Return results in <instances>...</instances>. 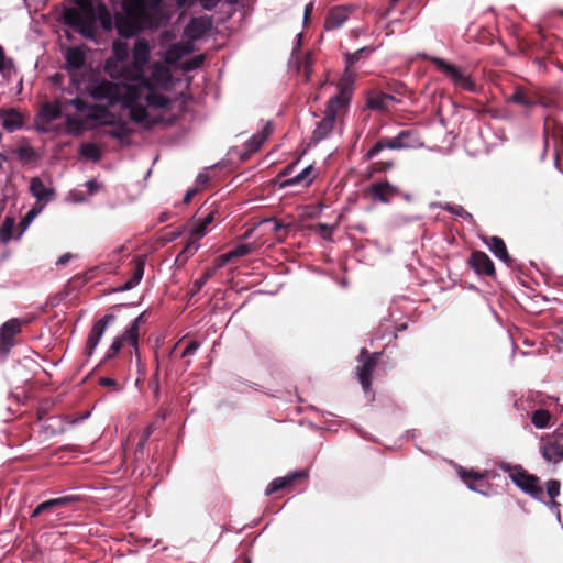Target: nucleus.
I'll use <instances>...</instances> for the list:
<instances>
[{"instance_id":"obj_61","label":"nucleus","mask_w":563,"mask_h":563,"mask_svg":"<svg viewBox=\"0 0 563 563\" xmlns=\"http://www.w3.org/2000/svg\"><path fill=\"white\" fill-rule=\"evenodd\" d=\"M42 508L44 509V511L53 509L54 507L51 504V499L42 503Z\"/></svg>"},{"instance_id":"obj_13","label":"nucleus","mask_w":563,"mask_h":563,"mask_svg":"<svg viewBox=\"0 0 563 563\" xmlns=\"http://www.w3.org/2000/svg\"><path fill=\"white\" fill-rule=\"evenodd\" d=\"M378 354H368L365 349L361 350L360 362L362 365L357 367V376L364 391L371 389V375L376 366Z\"/></svg>"},{"instance_id":"obj_25","label":"nucleus","mask_w":563,"mask_h":563,"mask_svg":"<svg viewBox=\"0 0 563 563\" xmlns=\"http://www.w3.org/2000/svg\"><path fill=\"white\" fill-rule=\"evenodd\" d=\"M486 245L490 252L505 264L509 265L510 257L507 252V247L503 239L498 236H492L486 241Z\"/></svg>"},{"instance_id":"obj_40","label":"nucleus","mask_w":563,"mask_h":563,"mask_svg":"<svg viewBox=\"0 0 563 563\" xmlns=\"http://www.w3.org/2000/svg\"><path fill=\"white\" fill-rule=\"evenodd\" d=\"M364 52H372V49L363 47V48L355 51L354 53H346L345 54V67L351 69V67L361 58V56Z\"/></svg>"},{"instance_id":"obj_29","label":"nucleus","mask_w":563,"mask_h":563,"mask_svg":"<svg viewBox=\"0 0 563 563\" xmlns=\"http://www.w3.org/2000/svg\"><path fill=\"white\" fill-rule=\"evenodd\" d=\"M305 475L303 473H292L288 476L275 478L266 488L265 494L272 495L273 493L286 487L292 483L297 477Z\"/></svg>"},{"instance_id":"obj_63","label":"nucleus","mask_w":563,"mask_h":563,"mask_svg":"<svg viewBox=\"0 0 563 563\" xmlns=\"http://www.w3.org/2000/svg\"><path fill=\"white\" fill-rule=\"evenodd\" d=\"M202 177H203L202 175H199V176H198V179H199L200 181H203V178H202Z\"/></svg>"},{"instance_id":"obj_50","label":"nucleus","mask_w":563,"mask_h":563,"mask_svg":"<svg viewBox=\"0 0 563 563\" xmlns=\"http://www.w3.org/2000/svg\"><path fill=\"white\" fill-rule=\"evenodd\" d=\"M264 224L268 225L269 229L276 233L284 229V225L275 220H266Z\"/></svg>"},{"instance_id":"obj_39","label":"nucleus","mask_w":563,"mask_h":563,"mask_svg":"<svg viewBox=\"0 0 563 563\" xmlns=\"http://www.w3.org/2000/svg\"><path fill=\"white\" fill-rule=\"evenodd\" d=\"M42 207L32 208L21 220L20 225L22 227V231L26 230L29 225L33 222V220L41 213Z\"/></svg>"},{"instance_id":"obj_49","label":"nucleus","mask_w":563,"mask_h":563,"mask_svg":"<svg viewBox=\"0 0 563 563\" xmlns=\"http://www.w3.org/2000/svg\"><path fill=\"white\" fill-rule=\"evenodd\" d=\"M552 512L555 514L558 521H561V512L559 510L560 504L555 501V499H551L550 503L547 504Z\"/></svg>"},{"instance_id":"obj_6","label":"nucleus","mask_w":563,"mask_h":563,"mask_svg":"<svg viewBox=\"0 0 563 563\" xmlns=\"http://www.w3.org/2000/svg\"><path fill=\"white\" fill-rule=\"evenodd\" d=\"M67 24L76 27L86 37H92L95 31V13L92 8L84 7L78 10L68 9L64 14Z\"/></svg>"},{"instance_id":"obj_30","label":"nucleus","mask_w":563,"mask_h":563,"mask_svg":"<svg viewBox=\"0 0 563 563\" xmlns=\"http://www.w3.org/2000/svg\"><path fill=\"white\" fill-rule=\"evenodd\" d=\"M30 190H31L32 195L40 201L47 200L49 198V196L53 195V191L51 189H48L44 185V183L37 177H35L31 180Z\"/></svg>"},{"instance_id":"obj_32","label":"nucleus","mask_w":563,"mask_h":563,"mask_svg":"<svg viewBox=\"0 0 563 563\" xmlns=\"http://www.w3.org/2000/svg\"><path fill=\"white\" fill-rule=\"evenodd\" d=\"M313 168L311 165L305 167L299 174H297L295 177L287 179L283 186H294L302 184L305 186L312 183L313 177L311 176Z\"/></svg>"},{"instance_id":"obj_52","label":"nucleus","mask_w":563,"mask_h":563,"mask_svg":"<svg viewBox=\"0 0 563 563\" xmlns=\"http://www.w3.org/2000/svg\"><path fill=\"white\" fill-rule=\"evenodd\" d=\"M199 1H200V4L207 10L213 9L220 2V0H199Z\"/></svg>"},{"instance_id":"obj_64","label":"nucleus","mask_w":563,"mask_h":563,"mask_svg":"<svg viewBox=\"0 0 563 563\" xmlns=\"http://www.w3.org/2000/svg\"><path fill=\"white\" fill-rule=\"evenodd\" d=\"M202 177H203L202 175H199V176H198V179H199L200 181H203V178H202Z\"/></svg>"},{"instance_id":"obj_3","label":"nucleus","mask_w":563,"mask_h":563,"mask_svg":"<svg viewBox=\"0 0 563 563\" xmlns=\"http://www.w3.org/2000/svg\"><path fill=\"white\" fill-rule=\"evenodd\" d=\"M165 0H131L124 8V14L119 15L115 26L121 36L130 37L144 29L157 27L170 16ZM177 8L185 7L189 0H174Z\"/></svg>"},{"instance_id":"obj_7","label":"nucleus","mask_w":563,"mask_h":563,"mask_svg":"<svg viewBox=\"0 0 563 563\" xmlns=\"http://www.w3.org/2000/svg\"><path fill=\"white\" fill-rule=\"evenodd\" d=\"M144 320V313L139 314L125 330V332L113 339L109 350L106 353V358L114 357L121 350L124 343L131 345L137 352L140 324Z\"/></svg>"},{"instance_id":"obj_57","label":"nucleus","mask_w":563,"mask_h":563,"mask_svg":"<svg viewBox=\"0 0 563 563\" xmlns=\"http://www.w3.org/2000/svg\"><path fill=\"white\" fill-rule=\"evenodd\" d=\"M42 512H44V509L42 508V503L33 510L31 517L35 518L40 516Z\"/></svg>"},{"instance_id":"obj_47","label":"nucleus","mask_w":563,"mask_h":563,"mask_svg":"<svg viewBox=\"0 0 563 563\" xmlns=\"http://www.w3.org/2000/svg\"><path fill=\"white\" fill-rule=\"evenodd\" d=\"M115 320V316L112 313H108L103 316L97 323L101 325L104 330Z\"/></svg>"},{"instance_id":"obj_9","label":"nucleus","mask_w":563,"mask_h":563,"mask_svg":"<svg viewBox=\"0 0 563 563\" xmlns=\"http://www.w3.org/2000/svg\"><path fill=\"white\" fill-rule=\"evenodd\" d=\"M29 320H21L18 318H12L5 321L0 327V356L7 357L10 353L11 349L15 345V335H18L23 325H26Z\"/></svg>"},{"instance_id":"obj_36","label":"nucleus","mask_w":563,"mask_h":563,"mask_svg":"<svg viewBox=\"0 0 563 563\" xmlns=\"http://www.w3.org/2000/svg\"><path fill=\"white\" fill-rule=\"evenodd\" d=\"M13 67V60L5 55L3 47L0 45V73L4 77L10 76Z\"/></svg>"},{"instance_id":"obj_20","label":"nucleus","mask_w":563,"mask_h":563,"mask_svg":"<svg viewBox=\"0 0 563 563\" xmlns=\"http://www.w3.org/2000/svg\"><path fill=\"white\" fill-rule=\"evenodd\" d=\"M203 238V232L198 231L194 234L189 233V236L180 251V253L176 257L177 265H184L188 258H190L199 249V241Z\"/></svg>"},{"instance_id":"obj_62","label":"nucleus","mask_w":563,"mask_h":563,"mask_svg":"<svg viewBox=\"0 0 563 563\" xmlns=\"http://www.w3.org/2000/svg\"><path fill=\"white\" fill-rule=\"evenodd\" d=\"M292 167L291 166H288L285 168L284 170V175H288L289 174V170L291 169Z\"/></svg>"},{"instance_id":"obj_33","label":"nucleus","mask_w":563,"mask_h":563,"mask_svg":"<svg viewBox=\"0 0 563 563\" xmlns=\"http://www.w3.org/2000/svg\"><path fill=\"white\" fill-rule=\"evenodd\" d=\"M95 13V21L99 20L101 26L106 31H110L112 29V15L107 9V7L102 3L98 4L96 10H93Z\"/></svg>"},{"instance_id":"obj_54","label":"nucleus","mask_w":563,"mask_h":563,"mask_svg":"<svg viewBox=\"0 0 563 563\" xmlns=\"http://www.w3.org/2000/svg\"><path fill=\"white\" fill-rule=\"evenodd\" d=\"M100 384L102 386H114L115 385V380L110 378V377H102L100 378Z\"/></svg>"},{"instance_id":"obj_42","label":"nucleus","mask_w":563,"mask_h":563,"mask_svg":"<svg viewBox=\"0 0 563 563\" xmlns=\"http://www.w3.org/2000/svg\"><path fill=\"white\" fill-rule=\"evenodd\" d=\"M560 482L556 479H550L547 482V494L551 499H555L560 495Z\"/></svg>"},{"instance_id":"obj_19","label":"nucleus","mask_w":563,"mask_h":563,"mask_svg":"<svg viewBox=\"0 0 563 563\" xmlns=\"http://www.w3.org/2000/svg\"><path fill=\"white\" fill-rule=\"evenodd\" d=\"M194 51V44L191 41L186 40L172 45L164 54L165 62L167 64H175L181 57L189 55Z\"/></svg>"},{"instance_id":"obj_26","label":"nucleus","mask_w":563,"mask_h":563,"mask_svg":"<svg viewBox=\"0 0 563 563\" xmlns=\"http://www.w3.org/2000/svg\"><path fill=\"white\" fill-rule=\"evenodd\" d=\"M64 56L68 69L77 70L85 63V54L79 47L67 48Z\"/></svg>"},{"instance_id":"obj_38","label":"nucleus","mask_w":563,"mask_h":563,"mask_svg":"<svg viewBox=\"0 0 563 563\" xmlns=\"http://www.w3.org/2000/svg\"><path fill=\"white\" fill-rule=\"evenodd\" d=\"M510 101L520 104L525 108H530L533 104V101L521 89H517L512 93V96L510 97Z\"/></svg>"},{"instance_id":"obj_41","label":"nucleus","mask_w":563,"mask_h":563,"mask_svg":"<svg viewBox=\"0 0 563 563\" xmlns=\"http://www.w3.org/2000/svg\"><path fill=\"white\" fill-rule=\"evenodd\" d=\"M78 499L79 498L77 496H74V495L63 496V497L51 499V504H52V506L54 508L55 507H66V506H68L70 504L76 503Z\"/></svg>"},{"instance_id":"obj_31","label":"nucleus","mask_w":563,"mask_h":563,"mask_svg":"<svg viewBox=\"0 0 563 563\" xmlns=\"http://www.w3.org/2000/svg\"><path fill=\"white\" fill-rule=\"evenodd\" d=\"M216 213V210H211L203 217L197 219L190 229V233L195 235L196 232L202 231L205 236L209 232L208 227L214 221Z\"/></svg>"},{"instance_id":"obj_24","label":"nucleus","mask_w":563,"mask_h":563,"mask_svg":"<svg viewBox=\"0 0 563 563\" xmlns=\"http://www.w3.org/2000/svg\"><path fill=\"white\" fill-rule=\"evenodd\" d=\"M145 267V260L139 256L134 261L132 276L120 287V290L126 291L134 288L143 278Z\"/></svg>"},{"instance_id":"obj_5","label":"nucleus","mask_w":563,"mask_h":563,"mask_svg":"<svg viewBox=\"0 0 563 563\" xmlns=\"http://www.w3.org/2000/svg\"><path fill=\"white\" fill-rule=\"evenodd\" d=\"M431 62L455 87L471 92L476 91V84L472 77L461 68L439 57H432Z\"/></svg>"},{"instance_id":"obj_56","label":"nucleus","mask_w":563,"mask_h":563,"mask_svg":"<svg viewBox=\"0 0 563 563\" xmlns=\"http://www.w3.org/2000/svg\"><path fill=\"white\" fill-rule=\"evenodd\" d=\"M42 512H44V509L42 508V503L33 510L31 517L35 518L40 516Z\"/></svg>"},{"instance_id":"obj_1","label":"nucleus","mask_w":563,"mask_h":563,"mask_svg":"<svg viewBox=\"0 0 563 563\" xmlns=\"http://www.w3.org/2000/svg\"><path fill=\"white\" fill-rule=\"evenodd\" d=\"M150 58V46L144 40H137L133 48L132 65L118 74L124 82L100 81L91 89L95 100L109 104L120 103L129 110L131 120L144 129H150L163 121V115L170 100L163 93L172 82L167 66L154 63L146 75L145 66ZM111 76L117 74L107 63Z\"/></svg>"},{"instance_id":"obj_11","label":"nucleus","mask_w":563,"mask_h":563,"mask_svg":"<svg viewBox=\"0 0 563 563\" xmlns=\"http://www.w3.org/2000/svg\"><path fill=\"white\" fill-rule=\"evenodd\" d=\"M355 82V74L350 68H344V71L336 84L339 93L332 97L329 101L332 104H339L343 108H347L352 93H353V85Z\"/></svg>"},{"instance_id":"obj_23","label":"nucleus","mask_w":563,"mask_h":563,"mask_svg":"<svg viewBox=\"0 0 563 563\" xmlns=\"http://www.w3.org/2000/svg\"><path fill=\"white\" fill-rule=\"evenodd\" d=\"M272 124L271 122H265L262 130L254 135H252L246 142L245 147L249 152H256L264 142L268 139V136L272 134Z\"/></svg>"},{"instance_id":"obj_44","label":"nucleus","mask_w":563,"mask_h":563,"mask_svg":"<svg viewBox=\"0 0 563 563\" xmlns=\"http://www.w3.org/2000/svg\"><path fill=\"white\" fill-rule=\"evenodd\" d=\"M13 227H14V221L10 218H7L3 223L2 231H1V238L3 241H9L12 238L11 231H12Z\"/></svg>"},{"instance_id":"obj_14","label":"nucleus","mask_w":563,"mask_h":563,"mask_svg":"<svg viewBox=\"0 0 563 563\" xmlns=\"http://www.w3.org/2000/svg\"><path fill=\"white\" fill-rule=\"evenodd\" d=\"M62 114L59 102H46L42 106L36 119L37 129L43 132L52 131V122Z\"/></svg>"},{"instance_id":"obj_18","label":"nucleus","mask_w":563,"mask_h":563,"mask_svg":"<svg viewBox=\"0 0 563 563\" xmlns=\"http://www.w3.org/2000/svg\"><path fill=\"white\" fill-rule=\"evenodd\" d=\"M470 264L472 268L478 274L490 276L495 273V267L492 260L484 252H473L470 258Z\"/></svg>"},{"instance_id":"obj_8","label":"nucleus","mask_w":563,"mask_h":563,"mask_svg":"<svg viewBox=\"0 0 563 563\" xmlns=\"http://www.w3.org/2000/svg\"><path fill=\"white\" fill-rule=\"evenodd\" d=\"M506 472H508L512 482L520 487L523 492L531 495L533 498L541 499L543 490L539 485L538 477L528 474L520 466H506L503 467Z\"/></svg>"},{"instance_id":"obj_46","label":"nucleus","mask_w":563,"mask_h":563,"mask_svg":"<svg viewBox=\"0 0 563 563\" xmlns=\"http://www.w3.org/2000/svg\"><path fill=\"white\" fill-rule=\"evenodd\" d=\"M199 347H200V343L199 342H197V341L189 342L188 345L183 351L181 357H186L188 355L195 354Z\"/></svg>"},{"instance_id":"obj_12","label":"nucleus","mask_w":563,"mask_h":563,"mask_svg":"<svg viewBox=\"0 0 563 563\" xmlns=\"http://www.w3.org/2000/svg\"><path fill=\"white\" fill-rule=\"evenodd\" d=\"M542 457L552 464H556L563 460V434L554 433L542 438L540 448Z\"/></svg>"},{"instance_id":"obj_53","label":"nucleus","mask_w":563,"mask_h":563,"mask_svg":"<svg viewBox=\"0 0 563 563\" xmlns=\"http://www.w3.org/2000/svg\"><path fill=\"white\" fill-rule=\"evenodd\" d=\"M86 186L90 194H93L98 190L99 184L96 180H89L86 183Z\"/></svg>"},{"instance_id":"obj_21","label":"nucleus","mask_w":563,"mask_h":563,"mask_svg":"<svg viewBox=\"0 0 563 563\" xmlns=\"http://www.w3.org/2000/svg\"><path fill=\"white\" fill-rule=\"evenodd\" d=\"M351 10L347 7H335L327 15L324 27L327 30L340 29L349 19Z\"/></svg>"},{"instance_id":"obj_2","label":"nucleus","mask_w":563,"mask_h":563,"mask_svg":"<svg viewBox=\"0 0 563 563\" xmlns=\"http://www.w3.org/2000/svg\"><path fill=\"white\" fill-rule=\"evenodd\" d=\"M75 108L76 113L65 115L66 131L73 135H79L85 130L93 126H109L106 134L123 142L131 134V130L125 121L111 113L102 106H90L80 98L69 101Z\"/></svg>"},{"instance_id":"obj_37","label":"nucleus","mask_w":563,"mask_h":563,"mask_svg":"<svg viewBox=\"0 0 563 563\" xmlns=\"http://www.w3.org/2000/svg\"><path fill=\"white\" fill-rule=\"evenodd\" d=\"M113 55L118 62H125L129 56V46L126 43L117 41L113 44Z\"/></svg>"},{"instance_id":"obj_4","label":"nucleus","mask_w":563,"mask_h":563,"mask_svg":"<svg viewBox=\"0 0 563 563\" xmlns=\"http://www.w3.org/2000/svg\"><path fill=\"white\" fill-rule=\"evenodd\" d=\"M423 142L418 134L412 130H402L397 136L391 139H384L377 142L368 152L367 158H374L382 150H402L421 147Z\"/></svg>"},{"instance_id":"obj_35","label":"nucleus","mask_w":563,"mask_h":563,"mask_svg":"<svg viewBox=\"0 0 563 563\" xmlns=\"http://www.w3.org/2000/svg\"><path fill=\"white\" fill-rule=\"evenodd\" d=\"M550 418L551 416L548 410L539 409L532 413L531 420L534 427L543 429L548 426Z\"/></svg>"},{"instance_id":"obj_45","label":"nucleus","mask_w":563,"mask_h":563,"mask_svg":"<svg viewBox=\"0 0 563 563\" xmlns=\"http://www.w3.org/2000/svg\"><path fill=\"white\" fill-rule=\"evenodd\" d=\"M251 246L249 244H240L238 246H235L233 250H231V255L233 256V258L235 257H241V256H244L246 254H249L251 252Z\"/></svg>"},{"instance_id":"obj_43","label":"nucleus","mask_w":563,"mask_h":563,"mask_svg":"<svg viewBox=\"0 0 563 563\" xmlns=\"http://www.w3.org/2000/svg\"><path fill=\"white\" fill-rule=\"evenodd\" d=\"M443 208L457 217L471 218V214L462 206L446 203Z\"/></svg>"},{"instance_id":"obj_10","label":"nucleus","mask_w":563,"mask_h":563,"mask_svg":"<svg viewBox=\"0 0 563 563\" xmlns=\"http://www.w3.org/2000/svg\"><path fill=\"white\" fill-rule=\"evenodd\" d=\"M345 110V108L339 106V104H332L331 101H328L324 117L323 119L317 124L314 131H313V140L314 141H321L325 139L334 129L335 120L340 115V112Z\"/></svg>"},{"instance_id":"obj_60","label":"nucleus","mask_w":563,"mask_h":563,"mask_svg":"<svg viewBox=\"0 0 563 563\" xmlns=\"http://www.w3.org/2000/svg\"><path fill=\"white\" fill-rule=\"evenodd\" d=\"M312 8H313L312 3H309V4L306 5V8H305V21L308 19L309 14L311 13Z\"/></svg>"},{"instance_id":"obj_34","label":"nucleus","mask_w":563,"mask_h":563,"mask_svg":"<svg viewBox=\"0 0 563 563\" xmlns=\"http://www.w3.org/2000/svg\"><path fill=\"white\" fill-rule=\"evenodd\" d=\"M79 153L81 156L98 162L101 158V151L95 143H84L80 145Z\"/></svg>"},{"instance_id":"obj_17","label":"nucleus","mask_w":563,"mask_h":563,"mask_svg":"<svg viewBox=\"0 0 563 563\" xmlns=\"http://www.w3.org/2000/svg\"><path fill=\"white\" fill-rule=\"evenodd\" d=\"M461 479L466 484V486L474 492L486 494L488 484L485 481V474L471 471H465L461 468L459 471Z\"/></svg>"},{"instance_id":"obj_16","label":"nucleus","mask_w":563,"mask_h":563,"mask_svg":"<svg viewBox=\"0 0 563 563\" xmlns=\"http://www.w3.org/2000/svg\"><path fill=\"white\" fill-rule=\"evenodd\" d=\"M371 197L380 202H389L395 196L399 195L397 187L388 181H378L371 185L369 189Z\"/></svg>"},{"instance_id":"obj_59","label":"nucleus","mask_w":563,"mask_h":563,"mask_svg":"<svg viewBox=\"0 0 563 563\" xmlns=\"http://www.w3.org/2000/svg\"><path fill=\"white\" fill-rule=\"evenodd\" d=\"M195 192H196V190H194V189L192 190H188L186 192L185 197H184V201L186 203H188L191 200V198L194 197Z\"/></svg>"},{"instance_id":"obj_55","label":"nucleus","mask_w":563,"mask_h":563,"mask_svg":"<svg viewBox=\"0 0 563 563\" xmlns=\"http://www.w3.org/2000/svg\"><path fill=\"white\" fill-rule=\"evenodd\" d=\"M71 255L69 253H66V254H63L58 260H57V265H64L66 264L69 260H70Z\"/></svg>"},{"instance_id":"obj_48","label":"nucleus","mask_w":563,"mask_h":563,"mask_svg":"<svg viewBox=\"0 0 563 563\" xmlns=\"http://www.w3.org/2000/svg\"><path fill=\"white\" fill-rule=\"evenodd\" d=\"M212 275L213 269H208L200 279L195 282V288L200 289Z\"/></svg>"},{"instance_id":"obj_15","label":"nucleus","mask_w":563,"mask_h":563,"mask_svg":"<svg viewBox=\"0 0 563 563\" xmlns=\"http://www.w3.org/2000/svg\"><path fill=\"white\" fill-rule=\"evenodd\" d=\"M212 22L208 16L192 18L185 27V35L189 41L198 40L205 36L211 29Z\"/></svg>"},{"instance_id":"obj_28","label":"nucleus","mask_w":563,"mask_h":563,"mask_svg":"<svg viewBox=\"0 0 563 563\" xmlns=\"http://www.w3.org/2000/svg\"><path fill=\"white\" fill-rule=\"evenodd\" d=\"M106 330L97 322L92 325L86 343V350L89 355L93 353L99 342L101 341Z\"/></svg>"},{"instance_id":"obj_22","label":"nucleus","mask_w":563,"mask_h":563,"mask_svg":"<svg viewBox=\"0 0 563 563\" xmlns=\"http://www.w3.org/2000/svg\"><path fill=\"white\" fill-rule=\"evenodd\" d=\"M0 120L3 129L9 132H14L23 125V117L13 108L0 109Z\"/></svg>"},{"instance_id":"obj_51","label":"nucleus","mask_w":563,"mask_h":563,"mask_svg":"<svg viewBox=\"0 0 563 563\" xmlns=\"http://www.w3.org/2000/svg\"><path fill=\"white\" fill-rule=\"evenodd\" d=\"M231 260H233V256L231 255V252H227L218 257V266L222 267L225 264H228Z\"/></svg>"},{"instance_id":"obj_27","label":"nucleus","mask_w":563,"mask_h":563,"mask_svg":"<svg viewBox=\"0 0 563 563\" xmlns=\"http://www.w3.org/2000/svg\"><path fill=\"white\" fill-rule=\"evenodd\" d=\"M394 98L383 92H373L367 98V104L375 110H385L389 107Z\"/></svg>"},{"instance_id":"obj_58","label":"nucleus","mask_w":563,"mask_h":563,"mask_svg":"<svg viewBox=\"0 0 563 563\" xmlns=\"http://www.w3.org/2000/svg\"><path fill=\"white\" fill-rule=\"evenodd\" d=\"M558 137H559L560 150L563 152V125L559 130Z\"/></svg>"}]
</instances>
